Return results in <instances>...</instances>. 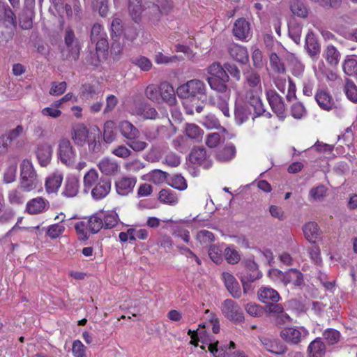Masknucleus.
<instances>
[{"label":"nucleus","instance_id":"obj_1","mask_svg":"<svg viewBox=\"0 0 357 357\" xmlns=\"http://www.w3.org/2000/svg\"><path fill=\"white\" fill-rule=\"evenodd\" d=\"M206 87L205 83L198 79H192L179 86L176 93L179 98H190L197 97L202 99L206 96Z\"/></svg>","mask_w":357,"mask_h":357},{"label":"nucleus","instance_id":"obj_54","mask_svg":"<svg viewBox=\"0 0 357 357\" xmlns=\"http://www.w3.org/2000/svg\"><path fill=\"white\" fill-rule=\"evenodd\" d=\"M98 93L96 86L89 83L83 84L80 88V98L83 100L93 98Z\"/></svg>","mask_w":357,"mask_h":357},{"label":"nucleus","instance_id":"obj_28","mask_svg":"<svg viewBox=\"0 0 357 357\" xmlns=\"http://www.w3.org/2000/svg\"><path fill=\"white\" fill-rule=\"evenodd\" d=\"M160 103L163 102L172 105L176 101L175 92L173 86L167 82H162L159 85Z\"/></svg>","mask_w":357,"mask_h":357},{"label":"nucleus","instance_id":"obj_57","mask_svg":"<svg viewBox=\"0 0 357 357\" xmlns=\"http://www.w3.org/2000/svg\"><path fill=\"white\" fill-rule=\"evenodd\" d=\"M65 231V227L62 223H56L50 225L47 228L46 234L52 239L59 237Z\"/></svg>","mask_w":357,"mask_h":357},{"label":"nucleus","instance_id":"obj_58","mask_svg":"<svg viewBox=\"0 0 357 357\" xmlns=\"http://www.w3.org/2000/svg\"><path fill=\"white\" fill-rule=\"evenodd\" d=\"M218 341L208 344V350L213 355L214 357H229V354L227 352L225 345L218 347Z\"/></svg>","mask_w":357,"mask_h":357},{"label":"nucleus","instance_id":"obj_47","mask_svg":"<svg viewBox=\"0 0 357 357\" xmlns=\"http://www.w3.org/2000/svg\"><path fill=\"white\" fill-rule=\"evenodd\" d=\"M103 227L105 229H111L114 227L119 220V215L115 211H109L102 214Z\"/></svg>","mask_w":357,"mask_h":357},{"label":"nucleus","instance_id":"obj_46","mask_svg":"<svg viewBox=\"0 0 357 357\" xmlns=\"http://www.w3.org/2000/svg\"><path fill=\"white\" fill-rule=\"evenodd\" d=\"M116 137L115 123L113 121H106L104 124V141L110 144L115 140Z\"/></svg>","mask_w":357,"mask_h":357},{"label":"nucleus","instance_id":"obj_4","mask_svg":"<svg viewBox=\"0 0 357 357\" xmlns=\"http://www.w3.org/2000/svg\"><path fill=\"white\" fill-rule=\"evenodd\" d=\"M128 112L130 114L144 120H154L158 117V113L154 107L140 101H134Z\"/></svg>","mask_w":357,"mask_h":357},{"label":"nucleus","instance_id":"obj_41","mask_svg":"<svg viewBox=\"0 0 357 357\" xmlns=\"http://www.w3.org/2000/svg\"><path fill=\"white\" fill-rule=\"evenodd\" d=\"M24 189L21 188V185L15 189H12L8 192V199L10 204L20 206L22 205L26 197L23 193Z\"/></svg>","mask_w":357,"mask_h":357},{"label":"nucleus","instance_id":"obj_42","mask_svg":"<svg viewBox=\"0 0 357 357\" xmlns=\"http://www.w3.org/2000/svg\"><path fill=\"white\" fill-rule=\"evenodd\" d=\"M342 68L345 74L349 76L357 75V56L351 55L346 57L342 63Z\"/></svg>","mask_w":357,"mask_h":357},{"label":"nucleus","instance_id":"obj_45","mask_svg":"<svg viewBox=\"0 0 357 357\" xmlns=\"http://www.w3.org/2000/svg\"><path fill=\"white\" fill-rule=\"evenodd\" d=\"M33 15L34 11L33 10L23 8L19 17L20 27L23 29H30L33 25Z\"/></svg>","mask_w":357,"mask_h":357},{"label":"nucleus","instance_id":"obj_16","mask_svg":"<svg viewBox=\"0 0 357 357\" xmlns=\"http://www.w3.org/2000/svg\"><path fill=\"white\" fill-rule=\"evenodd\" d=\"M315 100L321 109L330 111L335 107V102L331 93L324 89H319L315 93Z\"/></svg>","mask_w":357,"mask_h":357},{"label":"nucleus","instance_id":"obj_10","mask_svg":"<svg viewBox=\"0 0 357 357\" xmlns=\"http://www.w3.org/2000/svg\"><path fill=\"white\" fill-rule=\"evenodd\" d=\"M246 99L248 104L253 108L255 117L264 116L270 119L272 116L271 114L264 109L262 101L257 91L255 92L253 90L247 91Z\"/></svg>","mask_w":357,"mask_h":357},{"label":"nucleus","instance_id":"obj_5","mask_svg":"<svg viewBox=\"0 0 357 357\" xmlns=\"http://www.w3.org/2000/svg\"><path fill=\"white\" fill-rule=\"evenodd\" d=\"M262 276L261 273L259 271L258 265L252 260H248L245 262V269L240 273L239 278L243 284L245 292H247L248 289V283L252 282L256 280L261 278Z\"/></svg>","mask_w":357,"mask_h":357},{"label":"nucleus","instance_id":"obj_43","mask_svg":"<svg viewBox=\"0 0 357 357\" xmlns=\"http://www.w3.org/2000/svg\"><path fill=\"white\" fill-rule=\"evenodd\" d=\"M290 10L294 15L301 18H306L308 15V9L301 0H292Z\"/></svg>","mask_w":357,"mask_h":357},{"label":"nucleus","instance_id":"obj_39","mask_svg":"<svg viewBox=\"0 0 357 357\" xmlns=\"http://www.w3.org/2000/svg\"><path fill=\"white\" fill-rule=\"evenodd\" d=\"M207 72L211 76L221 79H229V77L225 70V65L222 66L219 62H213L207 68Z\"/></svg>","mask_w":357,"mask_h":357},{"label":"nucleus","instance_id":"obj_26","mask_svg":"<svg viewBox=\"0 0 357 357\" xmlns=\"http://www.w3.org/2000/svg\"><path fill=\"white\" fill-rule=\"evenodd\" d=\"M260 341L266 351L275 355H282L287 351L286 346L278 340L263 337L260 339Z\"/></svg>","mask_w":357,"mask_h":357},{"label":"nucleus","instance_id":"obj_55","mask_svg":"<svg viewBox=\"0 0 357 357\" xmlns=\"http://www.w3.org/2000/svg\"><path fill=\"white\" fill-rule=\"evenodd\" d=\"M185 134L191 139L199 141L202 138L203 132L201 128L195 124L188 123L185 127Z\"/></svg>","mask_w":357,"mask_h":357},{"label":"nucleus","instance_id":"obj_49","mask_svg":"<svg viewBox=\"0 0 357 357\" xmlns=\"http://www.w3.org/2000/svg\"><path fill=\"white\" fill-rule=\"evenodd\" d=\"M344 91L350 101L357 103V86L352 80L346 79Z\"/></svg>","mask_w":357,"mask_h":357},{"label":"nucleus","instance_id":"obj_61","mask_svg":"<svg viewBox=\"0 0 357 357\" xmlns=\"http://www.w3.org/2000/svg\"><path fill=\"white\" fill-rule=\"evenodd\" d=\"M326 195V188L324 185H319L312 188L309 192L310 199L314 201H320Z\"/></svg>","mask_w":357,"mask_h":357},{"label":"nucleus","instance_id":"obj_56","mask_svg":"<svg viewBox=\"0 0 357 357\" xmlns=\"http://www.w3.org/2000/svg\"><path fill=\"white\" fill-rule=\"evenodd\" d=\"M269 59L270 66L275 73H284L285 72L284 65L276 53L272 52L269 56Z\"/></svg>","mask_w":357,"mask_h":357},{"label":"nucleus","instance_id":"obj_27","mask_svg":"<svg viewBox=\"0 0 357 357\" xmlns=\"http://www.w3.org/2000/svg\"><path fill=\"white\" fill-rule=\"evenodd\" d=\"M16 17L5 1L0 0V24L16 25Z\"/></svg>","mask_w":357,"mask_h":357},{"label":"nucleus","instance_id":"obj_37","mask_svg":"<svg viewBox=\"0 0 357 357\" xmlns=\"http://www.w3.org/2000/svg\"><path fill=\"white\" fill-rule=\"evenodd\" d=\"M229 79H221L216 77H208L207 82L211 89L220 93H227L229 92L227 82Z\"/></svg>","mask_w":357,"mask_h":357},{"label":"nucleus","instance_id":"obj_20","mask_svg":"<svg viewBox=\"0 0 357 357\" xmlns=\"http://www.w3.org/2000/svg\"><path fill=\"white\" fill-rule=\"evenodd\" d=\"M233 34L238 40H246L251 36L250 23L244 18L236 20L233 27Z\"/></svg>","mask_w":357,"mask_h":357},{"label":"nucleus","instance_id":"obj_2","mask_svg":"<svg viewBox=\"0 0 357 357\" xmlns=\"http://www.w3.org/2000/svg\"><path fill=\"white\" fill-rule=\"evenodd\" d=\"M21 188L25 192H30L37 188L38 179L32 162L27 159L24 160L20 165Z\"/></svg>","mask_w":357,"mask_h":357},{"label":"nucleus","instance_id":"obj_44","mask_svg":"<svg viewBox=\"0 0 357 357\" xmlns=\"http://www.w3.org/2000/svg\"><path fill=\"white\" fill-rule=\"evenodd\" d=\"M128 10L132 19L135 22L140 20L141 15L144 10V6L142 4L141 0H128Z\"/></svg>","mask_w":357,"mask_h":357},{"label":"nucleus","instance_id":"obj_17","mask_svg":"<svg viewBox=\"0 0 357 357\" xmlns=\"http://www.w3.org/2000/svg\"><path fill=\"white\" fill-rule=\"evenodd\" d=\"M48 208L49 202L41 197H38L26 203V211L31 215H36L45 212Z\"/></svg>","mask_w":357,"mask_h":357},{"label":"nucleus","instance_id":"obj_19","mask_svg":"<svg viewBox=\"0 0 357 357\" xmlns=\"http://www.w3.org/2000/svg\"><path fill=\"white\" fill-rule=\"evenodd\" d=\"M112 181L109 178L102 176L99 181V185L92 190L91 193L92 198L96 201L101 200L105 198L110 192Z\"/></svg>","mask_w":357,"mask_h":357},{"label":"nucleus","instance_id":"obj_21","mask_svg":"<svg viewBox=\"0 0 357 357\" xmlns=\"http://www.w3.org/2000/svg\"><path fill=\"white\" fill-rule=\"evenodd\" d=\"M63 179V174L59 171H56L50 174L45 179V190L48 194L56 193Z\"/></svg>","mask_w":357,"mask_h":357},{"label":"nucleus","instance_id":"obj_12","mask_svg":"<svg viewBox=\"0 0 357 357\" xmlns=\"http://www.w3.org/2000/svg\"><path fill=\"white\" fill-rule=\"evenodd\" d=\"M92 43H96V54L91 58V64L95 67L99 66L100 61L105 59L107 55L109 43L107 36L93 40Z\"/></svg>","mask_w":357,"mask_h":357},{"label":"nucleus","instance_id":"obj_23","mask_svg":"<svg viewBox=\"0 0 357 357\" xmlns=\"http://www.w3.org/2000/svg\"><path fill=\"white\" fill-rule=\"evenodd\" d=\"M305 47L312 59H315L319 56L321 52V45L313 32L309 31L307 33Z\"/></svg>","mask_w":357,"mask_h":357},{"label":"nucleus","instance_id":"obj_53","mask_svg":"<svg viewBox=\"0 0 357 357\" xmlns=\"http://www.w3.org/2000/svg\"><path fill=\"white\" fill-rule=\"evenodd\" d=\"M16 25L0 24V38L1 41L8 43L11 40L14 36V32Z\"/></svg>","mask_w":357,"mask_h":357},{"label":"nucleus","instance_id":"obj_15","mask_svg":"<svg viewBox=\"0 0 357 357\" xmlns=\"http://www.w3.org/2000/svg\"><path fill=\"white\" fill-rule=\"evenodd\" d=\"M52 147L47 142L39 144L36 151L39 164L42 167H47L52 160Z\"/></svg>","mask_w":357,"mask_h":357},{"label":"nucleus","instance_id":"obj_38","mask_svg":"<svg viewBox=\"0 0 357 357\" xmlns=\"http://www.w3.org/2000/svg\"><path fill=\"white\" fill-rule=\"evenodd\" d=\"M323 56L330 66H335L340 61V54L335 46L328 45L324 52Z\"/></svg>","mask_w":357,"mask_h":357},{"label":"nucleus","instance_id":"obj_3","mask_svg":"<svg viewBox=\"0 0 357 357\" xmlns=\"http://www.w3.org/2000/svg\"><path fill=\"white\" fill-rule=\"evenodd\" d=\"M56 155L63 165L72 167L77 158V152L70 140L63 137L58 142Z\"/></svg>","mask_w":357,"mask_h":357},{"label":"nucleus","instance_id":"obj_51","mask_svg":"<svg viewBox=\"0 0 357 357\" xmlns=\"http://www.w3.org/2000/svg\"><path fill=\"white\" fill-rule=\"evenodd\" d=\"M146 97L155 103H160V87L154 84L146 86L144 91Z\"/></svg>","mask_w":357,"mask_h":357},{"label":"nucleus","instance_id":"obj_8","mask_svg":"<svg viewBox=\"0 0 357 357\" xmlns=\"http://www.w3.org/2000/svg\"><path fill=\"white\" fill-rule=\"evenodd\" d=\"M266 96L273 112L283 120L286 116V109L282 98L274 90L267 91Z\"/></svg>","mask_w":357,"mask_h":357},{"label":"nucleus","instance_id":"obj_25","mask_svg":"<svg viewBox=\"0 0 357 357\" xmlns=\"http://www.w3.org/2000/svg\"><path fill=\"white\" fill-rule=\"evenodd\" d=\"M222 279L227 289L229 291L231 295L234 298H239L241 294V288L238 281L229 273L224 272L222 274Z\"/></svg>","mask_w":357,"mask_h":357},{"label":"nucleus","instance_id":"obj_50","mask_svg":"<svg viewBox=\"0 0 357 357\" xmlns=\"http://www.w3.org/2000/svg\"><path fill=\"white\" fill-rule=\"evenodd\" d=\"M89 227L90 233L96 234L103 228V221L102 216L98 214L91 215L89 219H86Z\"/></svg>","mask_w":357,"mask_h":357},{"label":"nucleus","instance_id":"obj_9","mask_svg":"<svg viewBox=\"0 0 357 357\" xmlns=\"http://www.w3.org/2000/svg\"><path fill=\"white\" fill-rule=\"evenodd\" d=\"M64 41L66 50L68 52L67 57L75 61L77 60L79 56L81 47L79 40L75 37L72 29L68 28L66 30Z\"/></svg>","mask_w":357,"mask_h":357},{"label":"nucleus","instance_id":"obj_36","mask_svg":"<svg viewBox=\"0 0 357 357\" xmlns=\"http://www.w3.org/2000/svg\"><path fill=\"white\" fill-rule=\"evenodd\" d=\"M250 114L251 111L247 105L236 103L234 116L235 120L238 125H241L246 121Z\"/></svg>","mask_w":357,"mask_h":357},{"label":"nucleus","instance_id":"obj_35","mask_svg":"<svg viewBox=\"0 0 357 357\" xmlns=\"http://www.w3.org/2000/svg\"><path fill=\"white\" fill-rule=\"evenodd\" d=\"M303 230L305 237L310 243H314L320 236L319 227L314 222H310L305 224Z\"/></svg>","mask_w":357,"mask_h":357},{"label":"nucleus","instance_id":"obj_6","mask_svg":"<svg viewBox=\"0 0 357 357\" xmlns=\"http://www.w3.org/2000/svg\"><path fill=\"white\" fill-rule=\"evenodd\" d=\"M224 316L234 323H241L244 321L243 313L238 305L231 299H226L221 305Z\"/></svg>","mask_w":357,"mask_h":357},{"label":"nucleus","instance_id":"obj_31","mask_svg":"<svg viewBox=\"0 0 357 357\" xmlns=\"http://www.w3.org/2000/svg\"><path fill=\"white\" fill-rule=\"evenodd\" d=\"M258 297L264 303H277L280 299L278 292L271 287H261L258 291Z\"/></svg>","mask_w":357,"mask_h":357},{"label":"nucleus","instance_id":"obj_29","mask_svg":"<svg viewBox=\"0 0 357 357\" xmlns=\"http://www.w3.org/2000/svg\"><path fill=\"white\" fill-rule=\"evenodd\" d=\"M119 129L121 135L128 140L139 138L140 135L139 130L128 121H121Z\"/></svg>","mask_w":357,"mask_h":357},{"label":"nucleus","instance_id":"obj_48","mask_svg":"<svg viewBox=\"0 0 357 357\" xmlns=\"http://www.w3.org/2000/svg\"><path fill=\"white\" fill-rule=\"evenodd\" d=\"M74 227L78 236L79 240L85 241L89 238V234L90 233V230L86 220L76 222L74 225Z\"/></svg>","mask_w":357,"mask_h":357},{"label":"nucleus","instance_id":"obj_11","mask_svg":"<svg viewBox=\"0 0 357 357\" xmlns=\"http://www.w3.org/2000/svg\"><path fill=\"white\" fill-rule=\"evenodd\" d=\"M79 188L78 177L73 174L68 175L65 179L61 195L66 198H73L78 195Z\"/></svg>","mask_w":357,"mask_h":357},{"label":"nucleus","instance_id":"obj_60","mask_svg":"<svg viewBox=\"0 0 357 357\" xmlns=\"http://www.w3.org/2000/svg\"><path fill=\"white\" fill-rule=\"evenodd\" d=\"M245 79L250 87H258L260 91H261V78L257 72L253 70L248 72L245 74Z\"/></svg>","mask_w":357,"mask_h":357},{"label":"nucleus","instance_id":"obj_7","mask_svg":"<svg viewBox=\"0 0 357 357\" xmlns=\"http://www.w3.org/2000/svg\"><path fill=\"white\" fill-rule=\"evenodd\" d=\"M308 335V331L304 327H287L280 333L281 337L291 344H298L303 338H305Z\"/></svg>","mask_w":357,"mask_h":357},{"label":"nucleus","instance_id":"obj_40","mask_svg":"<svg viewBox=\"0 0 357 357\" xmlns=\"http://www.w3.org/2000/svg\"><path fill=\"white\" fill-rule=\"evenodd\" d=\"M158 199L160 202L171 206H175L178 202L177 194L169 188L161 190L159 192Z\"/></svg>","mask_w":357,"mask_h":357},{"label":"nucleus","instance_id":"obj_22","mask_svg":"<svg viewBox=\"0 0 357 357\" xmlns=\"http://www.w3.org/2000/svg\"><path fill=\"white\" fill-rule=\"evenodd\" d=\"M100 171L106 176H114L120 172V165L114 159L102 158L98 163Z\"/></svg>","mask_w":357,"mask_h":357},{"label":"nucleus","instance_id":"obj_32","mask_svg":"<svg viewBox=\"0 0 357 357\" xmlns=\"http://www.w3.org/2000/svg\"><path fill=\"white\" fill-rule=\"evenodd\" d=\"M236 152L235 146L232 144H228L216 151L215 158L220 162H228L235 157Z\"/></svg>","mask_w":357,"mask_h":357},{"label":"nucleus","instance_id":"obj_63","mask_svg":"<svg viewBox=\"0 0 357 357\" xmlns=\"http://www.w3.org/2000/svg\"><path fill=\"white\" fill-rule=\"evenodd\" d=\"M127 146L135 152H142L148 147L149 144L139 138H134L128 140Z\"/></svg>","mask_w":357,"mask_h":357},{"label":"nucleus","instance_id":"obj_52","mask_svg":"<svg viewBox=\"0 0 357 357\" xmlns=\"http://www.w3.org/2000/svg\"><path fill=\"white\" fill-rule=\"evenodd\" d=\"M201 123L208 129H221L225 131V129L221 127L219 120L213 114H209L202 119Z\"/></svg>","mask_w":357,"mask_h":357},{"label":"nucleus","instance_id":"obj_33","mask_svg":"<svg viewBox=\"0 0 357 357\" xmlns=\"http://www.w3.org/2000/svg\"><path fill=\"white\" fill-rule=\"evenodd\" d=\"M206 151L205 149L201 147L194 148L189 155V160L191 163L197 165H204L205 167H207L206 165Z\"/></svg>","mask_w":357,"mask_h":357},{"label":"nucleus","instance_id":"obj_59","mask_svg":"<svg viewBox=\"0 0 357 357\" xmlns=\"http://www.w3.org/2000/svg\"><path fill=\"white\" fill-rule=\"evenodd\" d=\"M132 63L143 71H149L152 68L151 61L146 57L139 56L131 59Z\"/></svg>","mask_w":357,"mask_h":357},{"label":"nucleus","instance_id":"obj_24","mask_svg":"<svg viewBox=\"0 0 357 357\" xmlns=\"http://www.w3.org/2000/svg\"><path fill=\"white\" fill-rule=\"evenodd\" d=\"M102 178V176H99L98 171L95 169H91L84 176L83 184L84 190L85 192L95 190V188L99 185V181Z\"/></svg>","mask_w":357,"mask_h":357},{"label":"nucleus","instance_id":"obj_18","mask_svg":"<svg viewBox=\"0 0 357 357\" xmlns=\"http://www.w3.org/2000/svg\"><path fill=\"white\" fill-rule=\"evenodd\" d=\"M228 52L234 60L241 64H246L249 61L248 50L242 45L236 43L230 44L228 47Z\"/></svg>","mask_w":357,"mask_h":357},{"label":"nucleus","instance_id":"obj_14","mask_svg":"<svg viewBox=\"0 0 357 357\" xmlns=\"http://www.w3.org/2000/svg\"><path fill=\"white\" fill-rule=\"evenodd\" d=\"M70 137L74 143L80 146L85 144L90 137L89 130L83 123H77L73 126Z\"/></svg>","mask_w":357,"mask_h":357},{"label":"nucleus","instance_id":"obj_64","mask_svg":"<svg viewBox=\"0 0 357 357\" xmlns=\"http://www.w3.org/2000/svg\"><path fill=\"white\" fill-rule=\"evenodd\" d=\"M323 336L329 344H335L340 340V333L337 330L328 328L324 332Z\"/></svg>","mask_w":357,"mask_h":357},{"label":"nucleus","instance_id":"obj_13","mask_svg":"<svg viewBox=\"0 0 357 357\" xmlns=\"http://www.w3.org/2000/svg\"><path fill=\"white\" fill-rule=\"evenodd\" d=\"M137 178L134 176H123L115 182L116 191L121 196H126L133 191Z\"/></svg>","mask_w":357,"mask_h":357},{"label":"nucleus","instance_id":"obj_30","mask_svg":"<svg viewBox=\"0 0 357 357\" xmlns=\"http://www.w3.org/2000/svg\"><path fill=\"white\" fill-rule=\"evenodd\" d=\"M282 282L286 285L292 284L294 286H301L303 282V276L298 269L291 268L283 273Z\"/></svg>","mask_w":357,"mask_h":357},{"label":"nucleus","instance_id":"obj_62","mask_svg":"<svg viewBox=\"0 0 357 357\" xmlns=\"http://www.w3.org/2000/svg\"><path fill=\"white\" fill-rule=\"evenodd\" d=\"M224 254L225 257L229 264H236L241 259V256L238 252L233 247H228L225 248Z\"/></svg>","mask_w":357,"mask_h":357},{"label":"nucleus","instance_id":"obj_34","mask_svg":"<svg viewBox=\"0 0 357 357\" xmlns=\"http://www.w3.org/2000/svg\"><path fill=\"white\" fill-rule=\"evenodd\" d=\"M310 357H322L326 352L325 344L320 337L312 341L307 348Z\"/></svg>","mask_w":357,"mask_h":357}]
</instances>
